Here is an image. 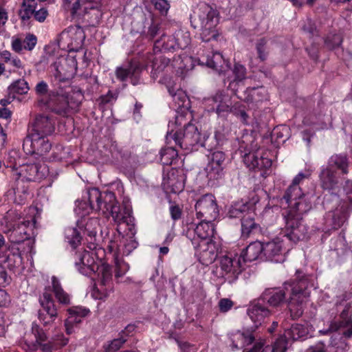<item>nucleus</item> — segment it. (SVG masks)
Here are the masks:
<instances>
[{
  "instance_id": "1",
  "label": "nucleus",
  "mask_w": 352,
  "mask_h": 352,
  "mask_svg": "<svg viewBox=\"0 0 352 352\" xmlns=\"http://www.w3.org/2000/svg\"><path fill=\"white\" fill-rule=\"evenodd\" d=\"M296 280L287 281L283 289H267L262 296L263 301H267L272 307L279 306L285 300L286 294H289L288 307L294 318H299L303 312V304L309 296L308 290L311 276L305 275L300 270L296 272Z\"/></svg>"
},
{
  "instance_id": "2",
  "label": "nucleus",
  "mask_w": 352,
  "mask_h": 352,
  "mask_svg": "<svg viewBox=\"0 0 352 352\" xmlns=\"http://www.w3.org/2000/svg\"><path fill=\"white\" fill-rule=\"evenodd\" d=\"M200 140L201 135L197 126L188 122L183 114L176 115L175 120L169 122L166 136L167 144L173 142L181 148L189 150Z\"/></svg>"
},
{
  "instance_id": "3",
  "label": "nucleus",
  "mask_w": 352,
  "mask_h": 352,
  "mask_svg": "<svg viewBox=\"0 0 352 352\" xmlns=\"http://www.w3.org/2000/svg\"><path fill=\"white\" fill-rule=\"evenodd\" d=\"M35 223L32 216L26 218L20 216L14 210H9L1 221V227L12 243H19L30 236Z\"/></svg>"
},
{
  "instance_id": "4",
  "label": "nucleus",
  "mask_w": 352,
  "mask_h": 352,
  "mask_svg": "<svg viewBox=\"0 0 352 352\" xmlns=\"http://www.w3.org/2000/svg\"><path fill=\"white\" fill-rule=\"evenodd\" d=\"M192 21L201 28V38L203 41L216 40L219 36L217 25L219 23V12L210 5L201 3L195 10L192 16Z\"/></svg>"
},
{
  "instance_id": "5",
  "label": "nucleus",
  "mask_w": 352,
  "mask_h": 352,
  "mask_svg": "<svg viewBox=\"0 0 352 352\" xmlns=\"http://www.w3.org/2000/svg\"><path fill=\"white\" fill-rule=\"evenodd\" d=\"M102 200L104 201L102 213H111L113 220L118 226V232L121 233L120 226L125 223L129 231L133 235L136 232L133 224L134 218L131 215V205L128 202L124 201L122 206H117L115 195L111 192H103Z\"/></svg>"
},
{
  "instance_id": "6",
  "label": "nucleus",
  "mask_w": 352,
  "mask_h": 352,
  "mask_svg": "<svg viewBox=\"0 0 352 352\" xmlns=\"http://www.w3.org/2000/svg\"><path fill=\"white\" fill-rule=\"evenodd\" d=\"M47 338L45 333L40 328L38 324L33 322L31 331L27 332L19 341V346L26 352L35 351L40 346L43 352H52V345L50 342H45Z\"/></svg>"
},
{
  "instance_id": "7",
  "label": "nucleus",
  "mask_w": 352,
  "mask_h": 352,
  "mask_svg": "<svg viewBox=\"0 0 352 352\" xmlns=\"http://www.w3.org/2000/svg\"><path fill=\"white\" fill-rule=\"evenodd\" d=\"M45 103L52 111L63 116L73 113L79 106V102L72 100L68 91L63 92L62 90L56 93L50 92Z\"/></svg>"
},
{
  "instance_id": "8",
  "label": "nucleus",
  "mask_w": 352,
  "mask_h": 352,
  "mask_svg": "<svg viewBox=\"0 0 352 352\" xmlns=\"http://www.w3.org/2000/svg\"><path fill=\"white\" fill-rule=\"evenodd\" d=\"M50 173L49 168L44 163L31 162L20 165L14 173L15 179L22 182L40 181Z\"/></svg>"
},
{
  "instance_id": "9",
  "label": "nucleus",
  "mask_w": 352,
  "mask_h": 352,
  "mask_svg": "<svg viewBox=\"0 0 352 352\" xmlns=\"http://www.w3.org/2000/svg\"><path fill=\"white\" fill-rule=\"evenodd\" d=\"M103 193L97 188L89 189L83 199L76 202L74 212L80 219L85 218L92 210H101L102 212L104 201Z\"/></svg>"
},
{
  "instance_id": "10",
  "label": "nucleus",
  "mask_w": 352,
  "mask_h": 352,
  "mask_svg": "<svg viewBox=\"0 0 352 352\" xmlns=\"http://www.w3.org/2000/svg\"><path fill=\"white\" fill-rule=\"evenodd\" d=\"M85 39V34L81 27L70 26L60 33L58 45L69 52L78 51L82 48Z\"/></svg>"
},
{
  "instance_id": "11",
  "label": "nucleus",
  "mask_w": 352,
  "mask_h": 352,
  "mask_svg": "<svg viewBox=\"0 0 352 352\" xmlns=\"http://www.w3.org/2000/svg\"><path fill=\"white\" fill-rule=\"evenodd\" d=\"M248 153L243 155V162L250 169H267L271 167L272 162L268 157V152L263 148L257 146L256 144L252 143L247 149Z\"/></svg>"
},
{
  "instance_id": "12",
  "label": "nucleus",
  "mask_w": 352,
  "mask_h": 352,
  "mask_svg": "<svg viewBox=\"0 0 352 352\" xmlns=\"http://www.w3.org/2000/svg\"><path fill=\"white\" fill-rule=\"evenodd\" d=\"M285 234L283 238L294 243L304 240L307 236V228L303 223L302 219L296 217L292 212L285 214Z\"/></svg>"
},
{
  "instance_id": "13",
  "label": "nucleus",
  "mask_w": 352,
  "mask_h": 352,
  "mask_svg": "<svg viewBox=\"0 0 352 352\" xmlns=\"http://www.w3.org/2000/svg\"><path fill=\"white\" fill-rule=\"evenodd\" d=\"M226 155L221 151H214L208 157L204 168L208 184L214 186L224 175Z\"/></svg>"
},
{
  "instance_id": "14",
  "label": "nucleus",
  "mask_w": 352,
  "mask_h": 352,
  "mask_svg": "<svg viewBox=\"0 0 352 352\" xmlns=\"http://www.w3.org/2000/svg\"><path fill=\"white\" fill-rule=\"evenodd\" d=\"M23 148L27 154L43 157L52 149V143L47 136L29 133L23 141Z\"/></svg>"
},
{
  "instance_id": "15",
  "label": "nucleus",
  "mask_w": 352,
  "mask_h": 352,
  "mask_svg": "<svg viewBox=\"0 0 352 352\" xmlns=\"http://www.w3.org/2000/svg\"><path fill=\"white\" fill-rule=\"evenodd\" d=\"M214 233V227L211 221L204 220L197 226L190 225L186 230V236L192 244L201 243L202 241H211Z\"/></svg>"
},
{
  "instance_id": "16",
  "label": "nucleus",
  "mask_w": 352,
  "mask_h": 352,
  "mask_svg": "<svg viewBox=\"0 0 352 352\" xmlns=\"http://www.w3.org/2000/svg\"><path fill=\"white\" fill-rule=\"evenodd\" d=\"M287 241L279 237L263 243V254L269 260L275 263L283 262L285 254L289 251L291 245H286Z\"/></svg>"
},
{
  "instance_id": "17",
  "label": "nucleus",
  "mask_w": 352,
  "mask_h": 352,
  "mask_svg": "<svg viewBox=\"0 0 352 352\" xmlns=\"http://www.w3.org/2000/svg\"><path fill=\"white\" fill-rule=\"evenodd\" d=\"M195 250V256L205 265L212 263L218 255V246L213 240L202 241L201 243L192 244Z\"/></svg>"
},
{
  "instance_id": "18",
  "label": "nucleus",
  "mask_w": 352,
  "mask_h": 352,
  "mask_svg": "<svg viewBox=\"0 0 352 352\" xmlns=\"http://www.w3.org/2000/svg\"><path fill=\"white\" fill-rule=\"evenodd\" d=\"M195 210L197 218L209 221L214 219L219 213L215 198L210 194L204 195L197 201Z\"/></svg>"
},
{
  "instance_id": "19",
  "label": "nucleus",
  "mask_w": 352,
  "mask_h": 352,
  "mask_svg": "<svg viewBox=\"0 0 352 352\" xmlns=\"http://www.w3.org/2000/svg\"><path fill=\"white\" fill-rule=\"evenodd\" d=\"M198 60L200 65H206L219 73H222L229 68V65L219 52L212 51L205 52L201 50L198 52Z\"/></svg>"
},
{
  "instance_id": "20",
  "label": "nucleus",
  "mask_w": 352,
  "mask_h": 352,
  "mask_svg": "<svg viewBox=\"0 0 352 352\" xmlns=\"http://www.w3.org/2000/svg\"><path fill=\"white\" fill-rule=\"evenodd\" d=\"M206 103L211 106L210 111H214L219 117H226L234 109L230 97L222 91L217 92Z\"/></svg>"
},
{
  "instance_id": "21",
  "label": "nucleus",
  "mask_w": 352,
  "mask_h": 352,
  "mask_svg": "<svg viewBox=\"0 0 352 352\" xmlns=\"http://www.w3.org/2000/svg\"><path fill=\"white\" fill-rule=\"evenodd\" d=\"M100 263L96 261L94 252L85 250L78 253L75 266L82 275L93 277Z\"/></svg>"
},
{
  "instance_id": "22",
  "label": "nucleus",
  "mask_w": 352,
  "mask_h": 352,
  "mask_svg": "<svg viewBox=\"0 0 352 352\" xmlns=\"http://www.w3.org/2000/svg\"><path fill=\"white\" fill-rule=\"evenodd\" d=\"M54 76L60 81L65 82L71 79L77 69V63L74 57L63 58L52 65Z\"/></svg>"
},
{
  "instance_id": "23",
  "label": "nucleus",
  "mask_w": 352,
  "mask_h": 352,
  "mask_svg": "<svg viewBox=\"0 0 352 352\" xmlns=\"http://www.w3.org/2000/svg\"><path fill=\"white\" fill-rule=\"evenodd\" d=\"M42 309L38 311V318L44 326L51 324L57 317V310L51 294L45 291L40 298Z\"/></svg>"
},
{
  "instance_id": "24",
  "label": "nucleus",
  "mask_w": 352,
  "mask_h": 352,
  "mask_svg": "<svg viewBox=\"0 0 352 352\" xmlns=\"http://www.w3.org/2000/svg\"><path fill=\"white\" fill-rule=\"evenodd\" d=\"M340 329H342V333L345 336H352V320L349 308H345L340 314L339 319L332 321L328 329L321 330L320 332L327 334L329 332L336 331Z\"/></svg>"
},
{
  "instance_id": "25",
  "label": "nucleus",
  "mask_w": 352,
  "mask_h": 352,
  "mask_svg": "<svg viewBox=\"0 0 352 352\" xmlns=\"http://www.w3.org/2000/svg\"><path fill=\"white\" fill-rule=\"evenodd\" d=\"M54 129L55 122L47 116L40 115L35 118L29 133L49 137Z\"/></svg>"
},
{
  "instance_id": "26",
  "label": "nucleus",
  "mask_w": 352,
  "mask_h": 352,
  "mask_svg": "<svg viewBox=\"0 0 352 352\" xmlns=\"http://www.w3.org/2000/svg\"><path fill=\"white\" fill-rule=\"evenodd\" d=\"M242 262L240 256L228 254L221 258L220 267L226 274H230L231 276L236 277L242 271Z\"/></svg>"
},
{
  "instance_id": "27",
  "label": "nucleus",
  "mask_w": 352,
  "mask_h": 352,
  "mask_svg": "<svg viewBox=\"0 0 352 352\" xmlns=\"http://www.w3.org/2000/svg\"><path fill=\"white\" fill-rule=\"evenodd\" d=\"M69 316L65 320V326L67 334L74 332L73 327L82 321V319L89 314V310L82 307H72L67 309Z\"/></svg>"
},
{
  "instance_id": "28",
  "label": "nucleus",
  "mask_w": 352,
  "mask_h": 352,
  "mask_svg": "<svg viewBox=\"0 0 352 352\" xmlns=\"http://www.w3.org/2000/svg\"><path fill=\"white\" fill-rule=\"evenodd\" d=\"M142 71V67L138 63H131L127 67H118L116 71L117 78L122 80H126L131 78V83L135 85L139 83V76Z\"/></svg>"
},
{
  "instance_id": "29",
  "label": "nucleus",
  "mask_w": 352,
  "mask_h": 352,
  "mask_svg": "<svg viewBox=\"0 0 352 352\" xmlns=\"http://www.w3.org/2000/svg\"><path fill=\"white\" fill-rule=\"evenodd\" d=\"M248 314L254 324V327H258L268 317L271 312L260 301L252 303L248 309Z\"/></svg>"
},
{
  "instance_id": "30",
  "label": "nucleus",
  "mask_w": 352,
  "mask_h": 352,
  "mask_svg": "<svg viewBox=\"0 0 352 352\" xmlns=\"http://www.w3.org/2000/svg\"><path fill=\"white\" fill-rule=\"evenodd\" d=\"M311 208V196L309 195L304 194L302 198L296 200L292 204L286 214L293 212L295 214L296 217L302 219L303 214L308 212Z\"/></svg>"
},
{
  "instance_id": "31",
  "label": "nucleus",
  "mask_w": 352,
  "mask_h": 352,
  "mask_svg": "<svg viewBox=\"0 0 352 352\" xmlns=\"http://www.w3.org/2000/svg\"><path fill=\"white\" fill-rule=\"evenodd\" d=\"M320 179L324 189L334 190L338 187L339 182L336 172L328 166L321 170Z\"/></svg>"
},
{
  "instance_id": "32",
  "label": "nucleus",
  "mask_w": 352,
  "mask_h": 352,
  "mask_svg": "<svg viewBox=\"0 0 352 352\" xmlns=\"http://www.w3.org/2000/svg\"><path fill=\"white\" fill-rule=\"evenodd\" d=\"M173 67L178 75L183 76L193 69L194 60L191 56L186 54L175 57L173 60Z\"/></svg>"
},
{
  "instance_id": "33",
  "label": "nucleus",
  "mask_w": 352,
  "mask_h": 352,
  "mask_svg": "<svg viewBox=\"0 0 352 352\" xmlns=\"http://www.w3.org/2000/svg\"><path fill=\"white\" fill-rule=\"evenodd\" d=\"M252 210H255V205L243 201L234 203L230 208L228 215L230 218H243Z\"/></svg>"
},
{
  "instance_id": "34",
  "label": "nucleus",
  "mask_w": 352,
  "mask_h": 352,
  "mask_svg": "<svg viewBox=\"0 0 352 352\" xmlns=\"http://www.w3.org/2000/svg\"><path fill=\"white\" fill-rule=\"evenodd\" d=\"M263 253V243L260 241H254L247 246L240 255L243 261L251 262L256 260L261 253Z\"/></svg>"
},
{
  "instance_id": "35",
  "label": "nucleus",
  "mask_w": 352,
  "mask_h": 352,
  "mask_svg": "<svg viewBox=\"0 0 352 352\" xmlns=\"http://www.w3.org/2000/svg\"><path fill=\"white\" fill-rule=\"evenodd\" d=\"M28 195V186L21 180L16 179L14 185L8 191V196L12 197L14 202L17 204H24Z\"/></svg>"
},
{
  "instance_id": "36",
  "label": "nucleus",
  "mask_w": 352,
  "mask_h": 352,
  "mask_svg": "<svg viewBox=\"0 0 352 352\" xmlns=\"http://www.w3.org/2000/svg\"><path fill=\"white\" fill-rule=\"evenodd\" d=\"M176 48L177 47L174 36H168L164 34L155 42L153 46L155 52H168Z\"/></svg>"
},
{
  "instance_id": "37",
  "label": "nucleus",
  "mask_w": 352,
  "mask_h": 352,
  "mask_svg": "<svg viewBox=\"0 0 352 352\" xmlns=\"http://www.w3.org/2000/svg\"><path fill=\"white\" fill-rule=\"evenodd\" d=\"M3 255V258H0V261L7 263L9 269L13 270L21 265L22 258L18 250L8 249Z\"/></svg>"
},
{
  "instance_id": "38",
  "label": "nucleus",
  "mask_w": 352,
  "mask_h": 352,
  "mask_svg": "<svg viewBox=\"0 0 352 352\" xmlns=\"http://www.w3.org/2000/svg\"><path fill=\"white\" fill-rule=\"evenodd\" d=\"M328 167L332 170L333 168L339 170L342 174L346 175L349 172L348 158L345 155H333L329 160Z\"/></svg>"
},
{
  "instance_id": "39",
  "label": "nucleus",
  "mask_w": 352,
  "mask_h": 352,
  "mask_svg": "<svg viewBox=\"0 0 352 352\" xmlns=\"http://www.w3.org/2000/svg\"><path fill=\"white\" fill-rule=\"evenodd\" d=\"M97 276L98 281L103 286H109L112 280V272L110 266L106 263H99L96 270V274L92 278Z\"/></svg>"
},
{
  "instance_id": "40",
  "label": "nucleus",
  "mask_w": 352,
  "mask_h": 352,
  "mask_svg": "<svg viewBox=\"0 0 352 352\" xmlns=\"http://www.w3.org/2000/svg\"><path fill=\"white\" fill-rule=\"evenodd\" d=\"M232 76H228L227 80L229 82L228 87L234 90V83L242 82L246 78V69L239 63H235L232 70Z\"/></svg>"
},
{
  "instance_id": "41",
  "label": "nucleus",
  "mask_w": 352,
  "mask_h": 352,
  "mask_svg": "<svg viewBox=\"0 0 352 352\" xmlns=\"http://www.w3.org/2000/svg\"><path fill=\"white\" fill-rule=\"evenodd\" d=\"M78 226L80 230L87 232L89 236H94L97 233V228L99 222L97 218H90L87 220L82 218L77 221Z\"/></svg>"
},
{
  "instance_id": "42",
  "label": "nucleus",
  "mask_w": 352,
  "mask_h": 352,
  "mask_svg": "<svg viewBox=\"0 0 352 352\" xmlns=\"http://www.w3.org/2000/svg\"><path fill=\"white\" fill-rule=\"evenodd\" d=\"M166 87L173 100L177 104L178 107H182L186 101L187 97L185 93L178 87H176L173 81H169L166 83Z\"/></svg>"
},
{
  "instance_id": "43",
  "label": "nucleus",
  "mask_w": 352,
  "mask_h": 352,
  "mask_svg": "<svg viewBox=\"0 0 352 352\" xmlns=\"http://www.w3.org/2000/svg\"><path fill=\"white\" fill-rule=\"evenodd\" d=\"M254 211L255 210H252L241 219V232L243 236H248L256 226L254 222Z\"/></svg>"
},
{
  "instance_id": "44",
  "label": "nucleus",
  "mask_w": 352,
  "mask_h": 352,
  "mask_svg": "<svg viewBox=\"0 0 352 352\" xmlns=\"http://www.w3.org/2000/svg\"><path fill=\"white\" fill-rule=\"evenodd\" d=\"M53 291L58 302L63 305L70 303V296L62 288L59 280L54 276L52 278Z\"/></svg>"
},
{
  "instance_id": "45",
  "label": "nucleus",
  "mask_w": 352,
  "mask_h": 352,
  "mask_svg": "<svg viewBox=\"0 0 352 352\" xmlns=\"http://www.w3.org/2000/svg\"><path fill=\"white\" fill-rule=\"evenodd\" d=\"M37 3L35 0H23L19 16L23 21L29 20L35 12Z\"/></svg>"
},
{
  "instance_id": "46",
  "label": "nucleus",
  "mask_w": 352,
  "mask_h": 352,
  "mask_svg": "<svg viewBox=\"0 0 352 352\" xmlns=\"http://www.w3.org/2000/svg\"><path fill=\"white\" fill-rule=\"evenodd\" d=\"M30 87L24 79H19L13 82L8 88L9 94L16 96V94L23 95L28 93Z\"/></svg>"
},
{
  "instance_id": "47",
  "label": "nucleus",
  "mask_w": 352,
  "mask_h": 352,
  "mask_svg": "<svg viewBox=\"0 0 352 352\" xmlns=\"http://www.w3.org/2000/svg\"><path fill=\"white\" fill-rule=\"evenodd\" d=\"M168 144L170 145L169 146L160 151V161L164 165H170L177 156V151L173 144Z\"/></svg>"
},
{
  "instance_id": "48",
  "label": "nucleus",
  "mask_w": 352,
  "mask_h": 352,
  "mask_svg": "<svg viewBox=\"0 0 352 352\" xmlns=\"http://www.w3.org/2000/svg\"><path fill=\"white\" fill-rule=\"evenodd\" d=\"M307 333V329L300 324H293L290 329L285 331V334L289 340H296L303 338Z\"/></svg>"
},
{
  "instance_id": "49",
  "label": "nucleus",
  "mask_w": 352,
  "mask_h": 352,
  "mask_svg": "<svg viewBox=\"0 0 352 352\" xmlns=\"http://www.w3.org/2000/svg\"><path fill=\"white\" fill-rule=\"evenodd\" d=\"M303 195L299 186L290 185L285 192L284 199L290 206L296 200L302 198Z\"/></svg>"
},
{
  "instance_id": "50",
  "label": "nucleus",
  "mask_w": 352,
  "mask_h": 352,
  "mask_svg": "<svg viewBox=\"0 0 352 352\" xmlns=\"http://www.w3.org/2000/svg\"><path fill=\"white\" fill-rule=\"evenodd\" d=\"M245 93L248 94L245 99L250 102H258L265 98V90L263 87L248 88Z\"/></svg>"
},
{
  "instance_id": "51",
  "label": "nucleus",
  "mask_w": 352,
  "mask_h": 352,
  "mask_svg": "<svg viewBox=\"0 0 352 352\" xmlns=\"http://www.w3.org/2000/svg\"><path fill=\"white\" fill-rule=\"evenodd\" d=\"M177 47L185 49L190 43V33L187 31L179 30L174 35Z\"/></svg>"
},
{
  "instance_id": "52",
  "label": "nucleus",
  "mask_w": 352,
  "mask_h": 352,
  "mask_svg": "<svg viewBox=\"0 0 352 352\" xmlns=\"http://www.w3.org/2000/svg\"><path fill=\"white\" fill-rule=\"evenodd\" d=\"M236 340L241 342V346H245L252 344L254 340V337L249 332L242 333L239 331L235 333L233 338V346L239 349L237 343H235Z\"/></svg>"
},
{
  "instance_id": "53",
  "label": "nucleus",
  "mask_w": 352,
  "mask_h": 352,
  "mask_svg": "<svg viewBox=\"0 0 352 352\" xmlns=\"http://www.w3.org/2000/svg\"><path fill=\"white\" fill-rule=\"evenodd\" d=\"M65 238L73 247H76L81 240V236L76 228L68 227L65 230Z\"/></svg>"
},
{
  "instance_id": "54",
  "label": "nucleus",
  "mask_w": 352,
  "mask_h": 352,
  "mask_svg": "<svg viewBox=\"0 0 352 352\" xmlns=\"http://www.w3.org/2000/svg\"><path fill=\"white\" fill-rule=\"evenodd\" d=\"M173 174L170 176L167 180L166 184L171 188V191L173 193H179L182 192L184 188V184L183 177L180 176V178L177 181Z\"/></svg>"
},
{
  "instance_id": "55",
  "label": "nucleus",
  "mask_w": 352,
  "mask_h": 352,
  "mask_svg": "<svg viewBox=\"0 0 352 352\" xmlns=\"http://www.w3.org/2000/svg\"><path fill=\"white\" fill-rule=\"evenodd\" d=\"M115 276L116 278L122 277L124 276L129 270V265L128 263L124 262L122 259L116 258L115 259Z\"/></svg>"
},
{
  "instance_id": "56",
  "label": "nucleus",
  "mask_w": 352,
  "mask_h": 352,
  "mask_svg": "<svg viewBox=\"0 0 352 352\" xmlns=\"http://www.w3.org/2000/svg\"><path fill=\"white\" fill-rule=\"evenodd\" d=\"M289 339L284 333L283 336L279 337L275 342L272 352H285L287 349V342Z\"/></svg>"
},
{
  "instance_id": "57",
  "label": "nucleus",
  "mask_w": 352,
  "mask_h": 352,
  "mask_svg": "<svg viewBox=\"0 0 352 352\" xmlns=\"http://www.w3.org/2000/svg\"><path fill=\"white\" fill-rule=\"evenodd\" d=\"M342 42V36L338 34H330L325 40V44L329 49H334L335 47L340 46Z\"/></svg>"
},
{
  "instance_id": "58",
  "label": "nucleus",
  "mask_w": 352,
  "mask_h": 352,
  "mask_svg": "<svg viewBox=\"0 0 352 352\" xmlns=\"http://www.w3.org/2000/svg\"><path fill=\"white\" fill-rule=\"evenodd\" d=\"M288 129L286 126L276 127L274 129L272 133V138L275 140L277 143L280 142H284L285 140L283 139L285 134L287 133Z\"/></svg>"
},
{
  "instance_id": "59",
  "label": "nucleus",
  "mask_w": 352,
  "mask_h": 352,
  "mask_svg": "<svg viewBox=\"0 0 352 352\" xmlns=\"http://www.w3.org/2000/svg\"><path fill=\"white\" fill-rule=\"evenodd\" d=\"M23 45L24 50L28 51H32L37 43L36 36L32 34H28L25 38L23 40Z\"/></svg>"
},
{
  "instance_id": "60",
  "label": "nucleus",
  "mask_w": 352,
  "mask_h": 352,
  "mask_svg": "<svg viewBox=\"0 0 352 352\" xmlns=\"http://www.w3.org/2000/svg\"><path fill=\"white\" fill-rule=\"evenodd\" d=\"M126 341V340L123 337L114 339L111 342V343L108 345V347L105 350L107 352L116 351L120 349V347Z\"/></svg>"
},
{
  "instance_id": "61",
  "label": "nucleus",
  "mask_w": 352,
  "mask_h": 352,
  "mask_svg": "<svg viewBox=\"0 0 352 352\" xmlns=\"http://www.w3.org/2000/svg\"><path fill=\"white\" fill-rule=\"evenodd\" d=\"M131 236H129L130 240L129 242L124 243V254L128 255L134 249L138 247V242L133 239L135 233L133 235L131 232L129 231Z\"/></svg>"
},
{
  "instance_id": "62",
  "label": "nucleus",
  "mask_w": 352,
  "mask_h": 352,
  "mask_svg": "<svg viewBox=\"0 0 352 352\" xmlns=\"http://www.w3.org/2000/svg\"><path fill=\"white\" fill-rule=\"evenodd\" d=\"M23 40L19 37L13 36L11 40L12 50L17 54H21L24 50Z\"/></svg>"
},
{
  "instance_id": "63",
  "label": "nucleus",
  "mask_w": 352,
  "mask_h": 352,
  "mask_svg": "<svg viewBox=\"0 0 352 352\" xmlns=\"http://www.w3.org/2000/svg\"><path fill=\"white\" fill-rule=\"evenodd\" d=\"M151 1L162 14H166L170 8L169 3L166 0H151Z\"/></svg>"
},
{
  "instance_id": "64",
  "label": "nucleus",
  "mask_w": 352,
  "mask_h": 352,
  "mask_svg": "<svg viewBox=\"0 0 352 352\" xmlns=\"http://www.w3.org/2000/svg\"><path fill=\"white\" fill-rule=\"evenodd\" d=\"M264 340L256 341L253 346L250 349H245L243 352H265L266 349L264 348Z\"/></svg>"
}]
</instances>
